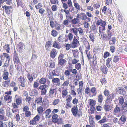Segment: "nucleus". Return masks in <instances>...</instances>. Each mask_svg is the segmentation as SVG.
<instances>
[{"instance_id": "f257e3e1", "label": "nucleus", "mask_w": 127, "mask_h": 127, "mask_svg": "<svg viewBox=\"0 0 127 127\" xmlns=\"http://www.w3.org/2000/svg\"><path fill=\"white\" fill-rule=\"evenodd\" d=\"M96 24L97 26L101 25L99 27V33L101 34L103 32L102 31L105 30V27L106 25V21H105L103 20L100 18L98 19Z\"/></svg>"}, {"instance_id": "f03ea898", "label": "nucleus", "mask_w": 127, "mask_h": 127, "mask_svg": "<svg viewBox=\"0 0 127 127\" xmlns=\"http://www.w3.org/2000/svg\"><path fill=\"white\" fill-rule=\"evenodd\" d=\"M71 110L73 115L77 118L79 119L82 117V112L80 109L78 111L77 105L73 106Z\"/></svg>"}, {"instance_id": "7ed1b4c3", "label": "nucleus", "mask_w": 127, "mask_h": 127, "mask_svg": "<svg viewBox=\"0 0 127 127\" xmlns=\"http://www.w3.org/2000/svg\"><path fill=\"white\" fill-rule=\"evenodd\" d=\"M100 52V49L97 47H95L93 50V53L94 55L93 57V63H91V65H96L97 64V58L96 55H98Z\"/></svg>"}, {"instance_id": "20e7f679", "label": "nucleus", "mask_w": 127, "mask_h": 127, "mask_svg": "<svg viewBox=\"0 0 127 127\" xmlns=\"http://www.w3.org/2000/svg\"><path fill=\"white\" fill-rule=\"evenodd\" d=\"M124 99L123 96H121L119 98V104L121 106L122 110L124 113L127 111V100L124 102Z\"/></svg>"}, {"instance_id": "39448f33", "label": "nucleus", "mask_w": 127, "mask_h": 127, "mask_svg": "<svg viewBox=\"0 0 127 127\" xmlns=\"http://www.w3.org/2000/svg\"><path fill=\"white\" fill-rule=\"evenodd\" d=\"M15 102H13L12 104L15 106H18L22 104L23 98L22 97L18 95H16L15 96Z\"/></svg>"}, {"instance_id": "423d86ee", "label": "nucleus", "mask_w": 127, "mask_h": 127, "mask_svg": "<svg viewBox=\"0 0 127 127\" xmlns=\"http://www.w3.org/2000/svg\"><path fill=\"white\" fill-rule=\"evenodd\" d=\"M79 36H74L73 40L71 43V47L73 48H76L79 46Z\"/></svg>"}, {"instance_id": "0eeeda50", "label": "nucleus", "mask_w": 127, "mask_h": 127, "mask_svg": "<svg viewBox=\"0 0 127 127\" xmlns=\"http://www.w3.org/2000/svg\"><path fill=\"white\" fill-rule=\"evenodd\" d=\"M107 34L104 33L101 35V37L104 41H107L109 40L111 38L112 34L111 32H110V31L107 30Z\"/></svg>"}, {"instance_id": "6e6552de", "label": "nucleus", "mask_w": 127, "mask_h": 127, "mask_svg": "<svg viewBox=\"0 0 127 127\" xmlns=\"http://www.w3.org/2000/svg\"><path fill=\"white\" fill-rule=\"evenodd\" d=\"M23 112H24L26 117H29L31 116V113L29 106L27 105L24 106L23 108Z\"/></svg>"}, {"instance_id": "1a4fd4ad", "label": "nucleus", "mask_w": 127, "mask_h": 127, "mask_svg": "<svg viewBox=\"0 0 127 127\" xmlns=\"http://www.w3.org/2000/svg\"><path fill=\"white\" fill-rule=\"evenodd\" d=\"M40 118L39 115H37L30 121V125H37L40 120Z\"/></svg>"}, {"instance_id": "9d476101", "label": "nucleus", "mask_w": 127, "mask_h": 127, "mask_svg": "<svg viewBox=\"0 0 127 127\" xmlns=\"http://www.w3.org/2000/svg\"><path fill=\"white\" fill-rule=\"evenodd\" d=\"M47 85L43 84L40 86L38 89L41 90V95H45L47 92L46 88L48 87Z\"/></svg>"}, {"instance_id": "9b49d317", "label": "nucleus", "mask_w": 127, "mask_h": 127, "mask_svg": "<svg viewBox=\"0 0 127 127\" xmlns=\"http://www.w3.org/2000/svg\"><path fill=\"white\" fill-rule=\"evenodd\" d=\"M13 61L14 63H19L20 62V60L19 58V56L16 51L15 50L13 53Z\"/></svg>"}, {"instance_id": "f8f14e48", "label": "nucleus", "mask_w": 127, "mask_h": 127, "mask_svg": "<svg viewBox=\"0 0 127 127\" xmlns=\"http://www.w3.org/2000/svg\"><path fill=\"white\" fill-rule=\"evenodd\" d=\"M18 80L20 83V86H21L23 87H25L26 86L25 82V80L23 75L20 76L18 79Z\"/></svg>"}, {"instance_id": "ddd939ff", "label": "nucleus", "mask_w": 127, "mask_h": 127, "mask_svg": "<svg viewBox=\"0 0 127 127\" xmlns=\"http://www.w3.org/2000/svg\"><path fill=\"white\" fill-rule=\"evenodd\" d=\"M90 101L89 105L92 107L91 108V113H94L95 108L94 106L96 104V101L95 100L93 99H90L89 100Z\"/></svg>"}, {"instance_id": "4468645a", "label": "nucleus", "mask_w": 127, "mask_h": 127, "mask_svg": "<svg viewBox=\"0 0 127 127\" xmlns=\"http://www.w3.org/2000/svg\"><path fill=\"white\" fill-rule=\"evenodd\" d=\"M102 12L105 15H111L112 14L111 9L110 8H107L106 6H103L102 10Z\"/></svg>"}, {"instance_id": "2eb2a0df", "label": "nucleus", "mask_w": 127, "mask_h": 127, "mask_svg": "<svg viewBox=\"0 0 127 127\" xmlns=\"http://www.w3.org/2000/svg\"><path fill=\"white\" fill-rule=\"evenodd\" d=\"M89 50H85V52L87 56L89 62L90 63V65L91 66H95V65H91V63H92L93 61L92 62L91 61L92 58H93L92 56V54H91L90 52L89 51Z\"/></svg>"}, {"instance_id": "dca6fc26", "label": "nucleus", "mask_w": 127, "mask_h": 127, "mask_svg": "<svg viewBox=\"0 0 127 127\" xmlns=\"http://www.w3.org/2000/svg\"><path fill=\"white\" fill-rule=\"evenodd\" d=\"M115 96L114 94L112 93L110 94L107 96L106 100L105 101L107 104H109L111 103L112 99L114 98Z\"/></svg>"}, {"instance_id": "f3484780", "label": "nucleus", "mask_w": 127, "mask_h": 127, "mask_svg": "<svg viewBox=\"0 0 127 127\" xmlns=\"http://www.w3.org/2000/svg\"><path fill=\"white\" fill-rule=\"evenodd\" d=\"M97 94L96 88L95 87H92L90 89V92L89 96L90 97L95 96Z\"/></svg>"}, {"instance_id": "a211bd4d", "label": "nucleus", "mask_w": 127, "mask_h": 127, "mask_svg": "<svg viewBox=\"0 0 127 127\" xmlns=\"http://www.w3.org/2000/svg\"><path fill=\"white\" fill-rule=\"evenodd\" d=\"M2 77L3 80L10 79L9 77V73L7 70L4 69L3 72Z\"/></svg>"}, {"instance_id": "6ab92c4d", "label": "nucleus", "mask_w": 127, "mask_h": 127, "mask_svg": "<svg viewBox=\"0 0 127 127\" xmlns=\"http://www.w3.org/2000/svg\"><path fill=\"white\" fill-rule=\"evenodd\" d=\"M39 82L41 84H45L46 83L47 85L49 86L50 84V81L48 79L44 77H42L41 78L39 81Z\"/></svg>"}, {"instance_id": "aec40b11", "label": "nucleus", "mask_w": 127, "mask_h": 127, "mask_svg": "<svg viewBox=\"0 0 127 127\" xmlns=\"http://www.w3.org/2000/svg\"><path fill=\"white\" fill-rule=\"evenodd\" d=\"M117 92L118 93L122 95H124L127 93L126 92L125 89L123 87H119L118 88Z\"/></svg>"}, {"instance_id": "412c9836", "label": "nucleus", "mask_w": 127, "mask_h": 127, "mask_svg": "<svg viewBox=\"0 0 127 127\" xmlns=\"http://www.w3.org/2000/svg\"><path fill=\"white\" fill-rule=\"evenodd\" d=\"M58 40L59 42L63 43L64 42H67L68 41V39H66L65 36L63 35H60L58 38Z\"/></svg>"}, {"instance_id": "4be33fe9", "label": "nucleus", "mask_w": 127, "mask_h": 127, "mask_svg": "<svg viewBox=\"0 0 127 127\" xmlns=\"http://www.w3.org/2000/svg\"><path fill=\"white\" fill-rule=\"evenodd\" d=\"M79 14L77 15V18H75L71 21V23L72 27H74V25L78 24L80 21L79 20L78 18H79Z\"/></svg>"}, {"instance_id": "5701e85b", "label": "nucleus", "mask_w": 127, "mask_h": 127, "mask_svg": "<svg viewBox=\"0 0 127 127\" xmlns=\"http://www.w3.org/2000/svg\"><path fill=\"white\" fill-rule=\"evenodd\" d=\"M61 88H62V89L61 93L62 97L64 98L66 96L68 95L67 89L66 88L65 89L64 87H61Z\"/></svg>"}, {"instance_id": "b1692460", "label": "nucleus", "mask_w": 127, "mask_h": 127, "mask_svg": "<svg viewBox=\"0 0 127 127\" xmlns=\"http://www.w3.org/2000/svg\"><path fill=\"white\" fill-rule=\"evenodd\" d=\"M73 2L74 3V6L76 9L77 12L76 13H77L78 11L80 10L81 8V6L80 4L77 3L76 0H73Z\"/></svg>"}, {"instance_id": "393cba45", "label": "nucleus", "mask_w": 127, "mask_h": 127, "mask_svg": "<svg viewBox=\"0 0 127 127\" xmlns=\"http://www.w3.org/2000/svg\"><path fill=\"white\" fill-rule=\"evenodd\" d=\"M127 117L126 116L124 115H123L120 117L119 120L118 122V123L120 125H123L126 122Z\"/></svg>"}, {"instance_id": "a878e982", "label": "nucleus", "mask_w": 127, "mask_h": 127, "mask_svg": "<svg viewBox=\"0 0 127 127\" xmlns=\"http://www.w3.org/2000/svg\"><path fill=\"white\" fill-rule=\"evenodd\" d=\"M60 79L58 78H54L52 80L53 83L57 86H59L61 84L60 83Z\"/></svg>"}, {"instance_id": "bb28decb", "label": "nucleus", "mask_w": 127, "mask_h": 127, "mask_svg": "<svg viewBox=\"0 0 127 127\" xmlns=\"http://www.w3.org/2000/svg\"><path fill=\"white\" fill-rule=\"evenodd\" d=\"M57 54V50L55 48H53L50 52V57L53 59L54 58Z\"/></svg>"}, {"instance_id": "cd10ccee", "label": "nucleus", "mask_w": 127, "mask_h": 127, "mask_svg": "<svg viewBox=\"0 0 127 127\" xmlns=\"http://www.w3.org/2000/svg\"><path fill=\"white\" fill-rule=\"evenodd\" d=\"M79 16H80V18L82 20H84L87 19L89 21H90V19L89 17H88L84 13H82L79 14Z\"/></svg>"}, {"instance_id": "c85d7f7f", "label": "nucleus", "mask_w": 127, "mask_h": 127, "mask_svg": "<svg viewBox=\"0 0 127 127\" xmlns=\"http://www.w3.org/2000/svg\"><path fill=\"white\" fill-rule=\"evenodd\" d=\"M11 106L12 107V111L13 113L15 114H16L17 112L19 113V110L18 109H17L18 108V106H15L14 105L12 104Z\"/></svg>"}, {"instance_id": "c756f323", "label": "nucleus", "mask_w": 127, "mask_h": 127, "mask_svg": "<svg viewBox=\"0 0 127 127\" xmlns=\"http://www.w3.org/2000/svg\"><path fill=\"white\" fill-rule=\"evenodd\" d=\"M52 42L51 41H49L46 42L45 44V48L46 50L47 51H49L50 50Z\"/></svg>"}, {"instance_id": "7c9ffc66", "label": "nucleus", "mask_w": 127, "mask_h": 127, "mask_svg": "<svg viewBox=\"0 0 127 127\" xmlns=\"http://www.w3.org/2000/svg\"><path fill=\"white\" fill-rule=\"evenodd\" d=\"M2 82V86L4 87H8L9 85L10 80V79L3 80Z\"/></svg>"}, {"instance_id": "2f4dec72", "label": "nucleus", "mask_w": 127, "mask_h": 127, "mask_svg": "<svg viewBox=\"0 0 127 127\" xmlns=\"http://www.w3.org/2000/svg\"><path fill=\"white\" fill-rule=\"evenodd\" d=\"M121 109L118 105H116L113 110L114 115H116L120 112Z\"/></svg>"}, {"instance_id": "473e14b6", "label": "nucleus", "mask_w": 127, "mask_h": 127, "mask_svg": "<svg viewBox=\"0 0 127 127\" xmlns=\"http://www.w3.org/2000/svg\"><path fill=\"white\" fill-rule=\"evenodd\" d=\"M46 15L48 16V17L49 18V19H50L51 17H53L52 16V12L51 10L48 8L46 9Z\"/></svg>"}, {"instance_id": "72a5a7b5", "label": "nucleus", "mask_w": 127, "mask_h": 127, "mask_svg": "<svg viewBox=\"0 0 127 127\" xmlns=\"http://www.w3.org/2000/svg\"><path fill=\"white\" fill-rule=\"evenodd\" d=\"M100 70L104 74H106L107 72L108 69L107 67L105 65L101 66L100 67Z\"/></svg>"}, {"instance_id": "f704fd0d", "label": "nucleus", "mask_w": 127, "mask_h": 127, "mask_svg": "<svg viewBox=\"0 0 127 127\" xmlns=\"http://www.w3.org/2000/svg\"><path fill=\"white\" fill-rule=\"evenodd\" d=\"M109 41V44L110 45H115V44L116 39V37L114 36L111 38Z\"/></svg>"}, {"instance_id": "c9c22d12", "label": "nucleus", "mask_w": 127, "mask_h": 127, "mask_svg": "<svg viewBox=\"0 0 127 127\" xmlns=\"http://www.w3.org/2000/svg\"><path fill=\"white\" fill-rule=\"evenodd\" d=\"M83 44L85 46L86 49V50H90V46L89 43L87 40L83 41L82 42Z\"/></svg>"}, {"instance_id": "e433bc0d", "label": "nucleus", "mask_w": 127, "mask_h": 127, "mask_svg": "<svg viewBox=\"0 0 127 127\" xmlns=\"http://www.w3.org/2000/svg\"><path fill=\"white\" fill-rule=\"evenodd\" d=\"M12 96L9 95H6L4 96V99L5 101L8 102H11L12 101Z\"/></svg>"}, {"instance_id": "4c0bfd02", "label": "nucleus", "mask_w": 127, "mask_h": 127, "mask_svg": "<svg viewBox=\"0 0 127 127\" xmlns=\"http://www.w3.org/2000/svg\"><path fill=\"white\" fill-rule=\"evenodd\" d=\"M51 112V110L50 109H48L46 110L44 113L46 118H50L51 117V116L49 115Z\"/></svg>"}, {"instance_id": "58836bf2", "label": "nucleus", "mask_w": 127, "mask_h": 127, "mask_svg": "<svg viewBox=\"0 0 127 127\" xmlns=\"http://www.w3.org/2000/svg\"><path fill=\"white\" fill-rule=\"evenodd\" d=\"M69 31H72L74 35H75L76 37L78 36V29L74 27L73 28H70Z\"/></svg>"}, {"instance_id": "ea45409f", "label": "nucleus", "mask_w": 127, "mask_h": 127, "mask_svg": "<svg viewBox=\"0 0 127 127\" xmlns=\"http://www.w3.org/2000/svg\"><path fill=\"white\" fill-rule=\"evenodd\" d=\"M104 110L106 112L109 111L112 109V107L110 105L105 104L103 106Z\"/></svg>"}, {"instance_id": "a19ab883", "label": "nucleus", "mask_w": 127, "mask_h": 127, "mask_svg": "<svg viewBox=\"0 0 127 127\" xmlns=\"http://www.w3.org/2000/svg\"><path fill=\"white\" fill-rule=\"evenodd\" d=\"M58 116L57 114H53L52 116V121L54 123H57L58 121Z\"/></svg>"}, {"instance_id": "79ce46f5", "label": "nucleus", "mask_w": 127, "mask_h": 127, "mask_svg": "<svg viewBox=\"0 0 127 127\" xmlns=\"http://www.w3.org/2000/svg\"><path fill=\"white\" fill-rule=\"evenodd\" d=\"M45 110V108L44 107H43V105H42L39 106L37 109L38 113L40 114H42Z\"/></svg>"}, {"instance_id": "37998d69", "label": "nucleus", "mask_w": 127, "mask_h": 127, "mask_svg": "<svg viewBox=\"0 0 127 127\" xmlns=\"http://www.w3.org/2000/svg\"><path fill=\"white\" fill-rule=\"evenodd\" d=\"M72 51L73 53V56L74 58L77 59L79 57V52L77 49L75 50H72Z\"/></svg>"}, {"instance_id": "c03bdc74", "label": "nucleus", "mask_w": 127, "mask_h": 127, "mask_svg": "<svg viewBox=\"0 0 127 127\" xmlns=\"http://www.w3.org/2000/svg\"><path fill=\"white\" fill-rule=\"evenodd\" d=\"M97 99L98 103H102L103 100V96L101 94L98 95L97 96Z\"/></svg>"}, {"instance_id": "a18cd8bd", "label": "nucleus", "mask_w": 127, "mask_h": 127, "mask_svg": "<svg viewBox=\"0 0 127 127\" xmlns=\"http://www.w3.org/2000/svg\"><path fill=\"white\" fill-rule=\"evenodd\" d=\"M57 41H54L52 47H53L59 49L61 48V46L57 42Z\"/></svg>"}, {"instance_id": "49530a36", "label": "nucleus", "mask_w": 127, "mask_h": 127, "mask_svg": "<svg viewBox=\"0 0 127 127\" xmlns=\"http://www.w3.org/2000/svg\"><path fill=\"white\" fill-rule=\"evenodd\" d=\"M35 103L37 104H40L42 102V98L40 96L37 98H36L35 99Z\"/></svg>"}, {"instance_id": "de8ad7c7", "label": "nucleus", "mask_w": 127, "mask_h": 127, "mask_svg": "<svg viewBox=\"0 0 127 127\" xmlns=\"http://www.w3.org/2000/svg\"><path fill=\"white\" fill-rule=\"evenodd\" d=\"M13 8L12 6H7L6 9H5V11L7 14H9L12 12V10L10 9Z\"/></svg>"}, {"instance_id": "09e8293b", "label": "nucleus", "mask_w": 127, "mask_h": 127, "mask_svg": "<svg viewBox=\"0 0 127 127\" xmlns=\"http://www.w3.org/2000/svg\"><path fill=\"white\" fill-rule=\"evenodd\" d=\"M24 46V44L23 43L19 42L17 44V48L18 49L19 51H21L23 50Z\"/></svg>"}, {"instance_id": "8fccbe9b", "label": "nucleus", "mask_w": 127, "mask_h": 127, "mask_svg": "<svg viewBox=\"0 0 127 127\" xmlns=\"http://www.w3.org/2000/svg\"><path fill=\"white\" fill-rule=\"evenodd\" d=\"M3 55L4 57L6 59V61H7L8 62H10V61L11 57L9 55L6 53H3Z\"/></svg>"}, {"instance_id": "3c124183", "label": "nucleus", "mask_w": 127, "mask_h": 127, "mask_svg": "<svg viewBox=\"0 0 127 127\" xmlns=\"http://www.w3.org/2000/svg\"><path fill=\"white\" fill-rule=\"evenodd\" d=\"M58 64H60L62 66H63L65 64V63L66 62V61L64 59H61L59 60H58Z\"/></svg>"}, {"instance_id": "603ef678", "label": "nucleus", "mask_w": 127, "mask_h": 127, "mask_svg": "<svg viewBox=\"0 0 127 127\" xmlns=\"http://www.w3.org/2000/svg\"><path fill=\"white\" fill-rule=\"evenodd\" d=\"M55 89L51 88L49 89V96L50 97H52L53 96V95L55 91Z\"/></svg>"}, {"instance_id": "864d4df0", "label": "nucleus", "mask_w": 127, "mask_h": 127, "mask_svg": "<svg viewBox=\"0 0 127 127\" xmlns=\"http://www.w3.org/2000/svg\"><path fill=\"white\" fill-rule=\"evenodd\" d=\"M94 120V118H93L92 117L89 118V123L90 125L94 127H95V122Z\"/></svg>"}, {"instance_id": "5fc2aeb1", "label": "nucleus", "mask_w": 127, "mask_h": 127, "mask_svg": "<svg viewBox=\"0 0 127 127\" xmlns=\"http://www.w3.org/2000/svg\"><path fill=\"white\" fill-rule=\"evenodd\" d=\"M15 66L17 70L19 71L21 70V64L20 62L18 63H14Z\"/></svg>"}, {"instance_id": "6e6d98bb", "label": "nucleus", "mask_w": 127, "mask_h": 127, "mask_svg": "<svg viewBox=\"0 0 127 127\" xmlns=\"http://www.w3.org/2000/svg\"><path fill=\"white\" fill-rule=\"evenodd\" d=\"M57 75V74L55 73V71H53L51 73H49L48 77L50 79H51L53 78L54 76Z\"/></svg>"}, {"instance_id": "4d7b16f0", "label": "nucleus", "mask_w": 127, "mask_h": 127, "mask_svg": "<svg viewBox=\"0 0 127 127\" xmlns=\"http://www.w3.org/2000/svg\"><path fill=\"white\" fill-rule=\"evenodd\" d=\"M107 119L105 116L103 117V118L101 120H99L98 123L100 124H102L107 122Z\"/></svg>"}, {"instance_id": "13d9d810", "label": "nucleus", "mask_w": 127, "mask_h": 127, "mask_svg": "<svg viewBox=\"0 0 127 127\" xmlns=\"http://www.w3.org/2000/svg\"><path fill=\"white\" fill-rule=\"evenodd\" d=\"M8 120L7 118L5 116L4 114L0 115V120L6 121Z\"/></svg>"}, {"instance_id": "bf43d9fd", "label": "nucleus", "mask_w": 127, "mask_h": 127, "mask_svg": "<svg viewBox=\"0 0 127 127\" xmlns=\"http://www.w3.org/2000/svg\"><path fill=\"white\" fill-rule=\"evenodd\" d=\"M66 19L68 20H71L72 19V16L70 14L69 11L65 14Z\"/></svg>"}, {"instance_id": "052dcab7", "label": "nucleus", "mask_w": 127, "mask_h": 127, "mask_svg": "<svg viewBox=\"0 0 127 127\" xmlns=\"http://www.w3.org/2000/svg\"><path fill=\"white\" fill-rule=\"evenodd\" d=\"M56 23L55 24V27L57 31H59L61 30V25L59 24L57 22H55Z\"/></svg>"}, {"instance_id": "680f3d73", "label": "nucleus", "mask_w": 127, "mask_h": 127, "mask_svg": "<svg viewBox=\"0 0 127 127\" xmlns=\"http://www.w3.org/2000/svg\"><path fill=\"white\" fill-rule=\"evenodd\" d=\"M78 31L79 34L81 35H83L84 34V30L82 28L79 27L78 28Z\"/></svg>"}, {"instance_id": "e2e57ef3", "label": "nucleus", "mask_w": 127, "mask_h": 127, "mask_svg": "<svg viewBox=\"0 0 127 127\" xmlns=\"http://www.w3.org/2000/svg\"><path fill=\"white\" fill-rule=\"evenodd\" d=\"M3 48L5 49L7 53H9L10 47L9 44H5L4 45V46L3 47Z\"/></svg>"}, {"instance_id": "0e129e2a", "label": "nucleus", "mask_w": 127, "mask_h": 127, "mask_svg": "<svg viewBox=\"0 0 127 127\" xmlns=\"http://www.w3.org/2000/svg\"><path fill=\"white\" fill-rule=\"evenodd\" d=\"M51 34L53 36L56 37L57 35L58 32L56 30H53L51 32Z\"/></svg>"}, {"instance_id": "69168bd1", "label": "nucleus", "mask_w": 127, "mask_h": 127, "mask_svg": "<svg viewBox=\"0 0 127 127\" xmlns=\"http://www.w3.org/2000/svg\"><path fill=\"white\" fill-rule=\"evenodd\" d=\"M37 94V92L35 90H31L30 91V95L31 96H34Z\"/></svg>"}, {"instance_id": "338daca9", "label": "nucleus", "mask_w": 127, "mask_h": 127, "mask_svg": "<svg viewBox=\"0 0 127 127\" xmlns=\"http://www.w3.org/2000/svg\"><path fill=\"white\" fill-rule=\"evenodd\" d=\"M89 36L92 42H94L95 39V36L94 34L91 33L89 35Z\"/></svg>"}, {"instance_id": "774afa93", "label": "nucleus", "mask_w": 127, "mask_h": 127, "mask_svg": "<svg viewBox=\"0 0 127 127\" xmlns=\"http://www.w3.org/2000/svg\"><path fill=\"white\" fill-rule=\"evenodd\" d=\"M120 58V56H116L114 57L113 61L115 63H116L119 60Z\"/></svg>"}]
</instances>
